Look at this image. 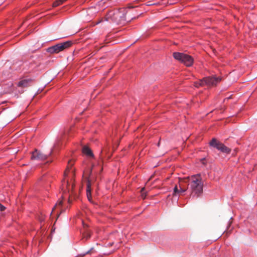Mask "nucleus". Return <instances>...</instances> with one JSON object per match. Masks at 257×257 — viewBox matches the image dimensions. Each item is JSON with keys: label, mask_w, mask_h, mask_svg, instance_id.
<instances>
[{"label": "nucleus", "mask_w": 257, "mask_h": 257, "mask_svg": "<svg viewBox=\"0 0 257 257\" xmlns=\"http://www.w3.org/2000/svg\"><path fill=\"white\" fill-rule=\"evenodd\" d=\"M62 200H58L57 201V202L56 203L55 206H54V209H53V211L54 210V209L61 206L62 205Z\"/></svg>", "instance_id": "obj_15"}, {"label": "nucleus", "mask_w": 257, "mask_h": 257, "mask_svg": "<svg viewBox=\"0 0 257 257\" xmlns=\"http://www.w3.org/2000/svg\"><path fill=\"white\" fill-rule=\"evenodd\" d=\"M173 57L175 59L181 62L188 67L191 66L193 63V58L186 54L174 52Z\"/></svg>", "instance_id": "obj_5"}, {"label": "nucleus", "mask_w": 257, "mask_h": 257, "mask_svg": "<svg viewBox=\"0 0 257 257\" xmlns=\"http://www.w3.org/2000/svg\"><path fill=\"white\" fill-rule=\"evenodd\" d=\"M82 223H83V225L84 227H85V225H86L83 222H82Z\"/></svg>", "instance_id": "obj_21"}, {"label": "nucleus", "mask_w": 257, "mask_h": 257, "mask_svg": "<svg viewBox=\"0 0 257 257\" xmlns=\"http://www.w3.org/2000/svg\"><path fill=\"white\" fill-rule=\"evenodd\" d=\"M144 190H145V188H142V189L141 191H142V193H143V191H144Z\"/></svg>", "instance_id": "obj_20"}, {"label": "nucleus", "mask_w": 257, "mask_h": 257, "mask_svg": "<svg viewBox=\"0 0 257 257\" xmlns=\"http://www.w3.org/2000/svg\"><path fill=\"white\" fill-rule=\"evenodd\" d=\"M50 155H44L36 149L32 153L31 155V159L33 160H36L38 161H44L47 159L48 156Z\"/></svg>", "instance_id": "obj_7"}, {"label": "nucleus", "mask_w": 257, "mask_h": 257, "mask_svg": "<svg viewBox=\"0 0 257 257\" xmlns=\"http://www.w3.org/2000/svg\"><path fill=\"white\" fill-rule=\"evenodd\" d=\"M91 190V183L89 181H88L87 184L86 195L88 200L90 202H92Z\"/></svg>", "instance_id": "obj_9"}, {"label": "nucleus", "mask_w": 257, "mask_h": 257, "mask_svg": "<svg viewBox=\"0 0 257 257\" xmlns=\"http://www.w3.org/2000/svg\"><path fill=\"white\" fill-rule=\"evenodd\" d=\"M72 165H73V164H72V163H71V161H69L68 162V165H69L70 166H72Z\"/></svg>", "instance_id": "obj_19"}, {"label": "nucleus", "mask_w": 257, "mask_h": 257, "mask_svg": "<svg viewBox=\"0 0 257 257\" xmlns=\"http://www.w3.org/2000/svg\"><path fill=\"white\" fill-rule=\"evenodd\" d=\"M66 1V0H57L53 3V6L54 7H57Z\"/></svg>", "instance_id": "obj_12"}, {"label": "nucleus", "mask_w": 257, "mask_h": 257, "mask_svg": "<svg viewBox=\"0 0 257 257\" xmlns=\"http://www.w3.org/2000/svg\"><path fill=\"white\" fill-rule=\"evenodd\" d=\"M72 44V42L70 41H66L61 43L50 47L47 49V52L53 54L58 53L66 49L69 48Z\"/></svg>", "instance_id": "obj_4"}, {"label": "nucleus", "mask_w": 257, "mask_h": 257, "mask_svg": "<svg viewBox=\"0 0 257 257\" xmlns=\"http://www.w3.org/2000/svg\"><path fill=\"white\" fill-rule=\"evenodd\" d=\"M83 237L88 239L90 237V233L89 231L86 230L85 233H83Z\"/></svg>", "instance_id": "obj_14"}, {"label": "nucleus", "mask_w": 257, "mask_h": 257, "mask_svg": "<svg viewBox=\"0 0 257 257\" xmlns=\"http://www.w3.org/2000/svg\"><path fill=\"white\" fill-rule=\"evenodd\" d=\"M106 21H111L117 24H124L127 21L125 10H113L109 12L105 18Z\"/></svg>", "instance_id": "obj_2"}, {"label": "nucleus", "mask_w": 257, "mask_h": 257, "mask_svg": "<svg viewBox=\"0 0 257 257\" xmlns=\"http://www.w3.org/2000/svg\"><path fill=\"white\" fill-rule=\"evenodd\" d=\"M180 190H179V193L181 194V193L185 192L186 191V189L182 188L180 186Z\"/></svg>", "instance_id": "obj_18"}, {"label": "nucleus", "mask_w": 257, "mask_h": 257, "mask_svg": "<svg viewBox=\"0 0 257 257\" xmlns=\"http://www.w3.org/2000/svg\"><path fill=\"white\" fill-rule=\"evenodd\" d=\"M68 189V191H69V188L68 187V182L67 180H65L64 179L62 181V190L64 191H65Z\"/></svg>", "instance_id": "obj_11"}, {"label": "nucleus", "mask_w": 257, "mask_h": 257, "mask_svg": "<svg viewBox=\"0 0 257 257\" xmlns=\"http://www.w3.org/2000/svg\"><path fill=\"white\" fill-rule=\"evenodd\" d=\"M6 209V207L0 203V218L4 215L3 211Z\"/></svg>", "instance_id": "obj_13"}, {"label": "nucleus", "mask_w": 257, "mask_h": 257, "mask_svg": "<svg viewBox=\"0 0 257 257\" xmlns=\"http://www.w3.org/2000/svg\"><path fill=\"white\" fill-rule=\"evenodd\" d=\"M82 152L84 154L86 155L87 157H93V154L91 150L87 146L83 147L82 149Z\"/></svg>", "instance_id": "obj_10"}, {"label": "nucleus", "mask_w": 257, "mask_h": 257, "mask_svg": "<svg viewBox=\"0 0 257 257\" xmlns=\"http://www.w3.org/2000/svg\"><path fill=\"white\" fill-rule=\"evenodd\" d=\"M31 81V79H23L20 80L17 84L18 87H26L29 85L30 82Z\"/></svg>", "instance_id": "obj_8"}, {"label": "nucleus", "mask_w": 257, "mask_h": 257, "mask_svg": "<svg viewBox=\"0 0 257 257\" xmlns=\"http://www.w3.org/2000/svg\"><path fill=\"white\" fill-rule=\"evenodd\" d=\"M210 146L213 147L221 152L225 154H229L231 152V150L226 147L222 143L217 141L216 139L213 138L209 143Z\"/></svg>", "instance_id": "obj_6"}, {"label": "nucleus", "mask_w": 257, "mask_h": 257, "mask_svg": "<svg viewBox=\"0 0 257 257\" xmlns=\"http://www.w3.org/2000/svg\"><path fill=\"white\" fill-rule=\"evenodd\" d=\"M187 190L192 197H198L203 192V184L200 175H193L188 178Z\"/></svg>", "instance_id": "obj_1"}, {"label": "nucleus", "mask_w": 257, "mask_h": 257, "mask_svg": "<svg viewBox=\"0 0 257 257\" xmlns=\"http://www.w3.org/2000/svg\"><path fill=\"white\" fill-rule=\"evenodd\" d=\"M98 172V171L97 170H96V169H95V165H92L91 169V170H90V174H92L93 172L97 173Z\"/></svg>", "instance_id": "obj_16"}, {"label": "nucleus", "mask_w": 257, "mask_h": 257, "mask_svg": "<svg viewBox=\"0 0 257 257\" xmlns=\"http://www.w3.org/2000/svg\"><path fill=\"white\" fill-rule=\"evenodd\" d=\"M174 194H179V190L178 189L177 186H176L174 188Z\"/></svg>", "instance_id": "obj_17"}, {"label": "nucleus", "mask_w": 257, "mask_h": 257, "mask_svg": "<svg viewBox=\"0 0 257 257\" xmlns=\"http://www.w3.org/2000/svg\"><path fill=\"white\" fill-rule=\"evenodd\" d=\"M100 168V170L101 171L102 170V168L101 166H99Z\"/></svg>", "instance_id": "obj_22"}, {"label": "nucleus", "mask_w": 257, "mask_h": 257, "mask_svg": "<svg viewBox=\"0 0 257 257\" xmlns=\"http://www.w3.org/2000/svg\"><path fill=\"white\" fill-rule=\"evenodd\" d=\"M221 78L214 76L206 77L198 82H195V86L198 87L200 86L207 85L208 86H212L216 85L221 81Z\"/></svg>", "instance_id": "obj_3"}]
</instances>
